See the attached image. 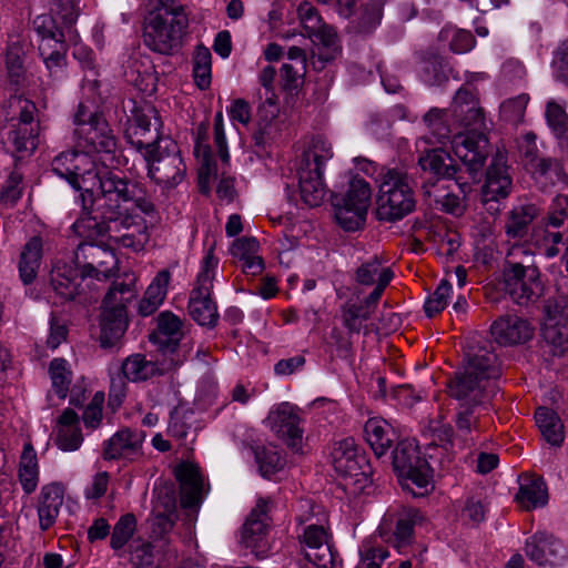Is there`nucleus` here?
Returning a JSON list of instances; mask_svg holds the SVG:
<instances>
[{
  "mask_svg": "<svg viewBox=\"0 0 568 568\" xmlns=\"http://www.w3.org/2000/svg\"><path fill=\"white\" fill-rule=\"evenodd\" d=\"M42 240L38 236L30 239L20 255L19 274L24 284L33 282L41 265Z\"/></svg>",
  "mask_w": 568,
  "mask_h": 568,
  "instance_id": "obj_41",
  "label": "nucleus"
},
{
  "mask_svg": "<svg viewBox=\"0 0 568 568\" xmlns=\"http://www.w3.org/2000/svg\"><path fill=\"white\" fill-rule=\"evenodd\" d=\"M532 242L547 257H554L559 253L562 234L548 226H537L532 232Z\"/></svg>",
  "mask_w": 568,
  "mask_h": 568,
  "instance_id": "obj_52",
  "label": "nucleus"
},
{
  "mask_svg": "<svg viewBox=\"0 0 568 568\" xmlns=\"http://www.w3.org/2000/svg\"><path fill=\"white\" fill-rule=\"evenodd\" d=\"M82 440L79 417L75 412L68 408L59 417L55 443L64 452H74L81 446Z\"/></svg>",
  "mask_w": 568,
  "mask_h": 568,
  "instance_id": "obj_34",
  "label": "nucleus"
},
{
  "mask_svg": "<svg viewBox=\"0 0 568 568\" xmlns=\"http://www.w3.org/2000/svg\"><path fill=\"white\" fill-rule=\"evenodd\" d=\"M513 186L508 168L503 158H495L486 173V181L483 186V199L485 202L498 201L510 194Z\"/></svg>",
  "mask_w": 568,
  "mask_h": 568,
  "instance_id": "obj_28",
  "label": "nucleus"
},
{
  "mask_svg": "<svg viewBox=\"0 0 568 568\" xmlns=\"http://www.w3.org/2000/svg\"><path fill=\"white\" fill-rule=\"evenodd\" d=\"M454 116L465 128L466 133L483 132L486 129L483 110L467 89H459L454 99Z\"/></svg>",
  "mask_w": 568,
  "mask_h": 568,
  "instance_id": "obj_25",
  "label": "nucleus"
},
{
  "mask_svg": "<svg viewBox=\"0 0 568 568\" xmlns=\"http://www.w3.org/2000/svg\"><path fill=\"white\" fill-rule=\"evenodd\" d=\"M181 329V320L170 312H163L158 317V332L154 337L165 345L164 352H175V349L181 352L185 347L176 344L182 335Z\"/></svg>",
  "mask_w": 568,
  "mask_h": 568,
  "instance_id": "obj_42",
  "label": "nucleus"
},
{
  "mask_svg": "<svg viewBox=\"0 0 568 568\" xmlns=\"http://www.w3.org/2000/svg\"><path fill=\"white\" fill-rule=\"evenodd\" d=\"M439 37L449 41L450 50L458 54L469 52L476 44V40L469 31L454 27L444 28Z\"/></svg>",
  "mask_w": 568,
  "mask_h": 568,
  "instance_id": "obj_53",
  "label": "nucleus"
},
{
  "mask_svg": "<svg viewBox=\"0 0 568 568\" xmlns=\"http://www.w3.org/2000/svg\"><path fill=\"white\" fill-rule=\"evenodd\" d=\"M272 508L270 498H260L243 527L242 541L258 559L265 558L270 550L266 532Z\"/></svg>",
  "mask_w": 568,
  "mask_h": 568,
  "instance_id": "obj_16",
  "label": "nucleus"
},
{
  "mask_svg": "<svg viewBox=\"0 0 568 568\" xmlns=\"http://www.w3.org/2000/svg\"><path fill=\"white\" fill-rule=\"evenodd\" d=\"M150 113H154L153 110ZM158 119L154 114H136L134 120L129 124L125 130V136L128 141L142 152L143 156L148 155L155 149V144L159 146L162 144L159 140L158 133Z\"/></svg>",
  "mask_w": 568,
  "mask_h": 568,
  "instance_id": "obj_23",
  "label": "nucleus"
},
{
  "mask_svg": "<svg viewBox=\"0 0 568 568\" xmlns=\"http://www.w3.org/2000/svg\"><path fill=\"white\" fill-rule=\"evenodd\" d=\"M136 277L133 273H125L122 281L113 282L109 288L102 304V310L126 311V304L136 295Z\"/></svg>",
  "mask_w": 568,
  "mask_h": 568,
  "instance_id": "obj_39",
  "label": "nucleus"
},
{
  "mask_svg": "<svg viewBox=\"0 0 568 568\" xmlns=\"http://www.w3.org/2000/svg\"><path fill=\"white\" fill-rule=\"evenodd\" d=\"M483 404L460 403L455 416L456 438L463 444L473 443L484 427Z\"/></svg>",
  "mask_w": 568,
  "mask_h": 568,
  "instance_id": "obj_27",
  "label": "nucleus"
},
{
  "mask_svg": "<svg viewBox=\"0 0 568 568\" xmlns=\"http://www.w3.org/2000/svg\"><path fill=\"white\" fill-rule=\"evenodd\" d=\"M187 27L184 9L166 1L151 16L144 29V42L153 51L170 54L176 50Z\"/></svg>",
  "mask_w": 568,
  "mask_h": 568,
  "instance_id": "obj_5",
  "label": "nucleus"
},
{
  "mask_svg": "<svg viewBox=\"0 0 568 568\" xmlns=\"http://www.w3.org/2000/svg\"><path fill=\"white\" fill-rule=\"evenodd\" d=\"M265 426L277 437L286 442L294 450L301 452L303 429L301 409L288 402H282L274 405L264 420Z\"/></svg>",
  "mask_w": 568,
  "mask_h": 568,
  "instance_id": "obj_13",
  "label": "nucleus"
},
{
  "mask_svg": "<svg viewBox=\"0 0 568 568\" xmlns=\"http://www.w3.org/2000/svg\"><path fill=\"white\" fill-rule=\"evenodd\" d=\"M323 173L308 170L305 166H297L301 199L311 207L318 206L324 201L326 189Z\"/></svg>",
  "mask_w": 568,
  "mask_h": 568,
  "instance_id": "obj_33",
  "label": "nucleus"
},
{
  "mask_svg": "<svg viewBox=\"0 0 568 568\" xmlns=\"http://www.w3.org/2000/svg\"><path fill=\"white\" fill-rule=\"evenodd\" d=\"M452 149L476 180L488 155V139L484 132L457 133L452 140Z\"/></svg>",
  "mask_w": 568,
  "mask_h": 568,
  "instance_id": "obj_17",
  "label": "nucleus"
},
{
  "mask_svg": "<svg viewBox=\"0 0 568 568\" xmlns=\"http://www.w3.org/2000/svg\"><path fill=\"white\" fill-rule=\"evenodd\" d=\"M332 144L323 136L313 138L303 152L297 166L324 172L325 164L333 158Z\"/></svg>",
  "mask_w": 568,
  "mask_h": 568,
  "instance_id": "obj_40",
  "label": "nucleus"
},
{
  "mask_svg": "<svg viewBox=\"0 0 568 568\" xmlns=\"http://www.w3.org/2000/svg\"><path fill=\"white\" fill-rule=\"evenodd\" d=\"M499 374L496 354L479 349L449 382V394L460 403L483 404L495 392L494 381Z\"/></svg>",
  "mask_w": 568,
  "mask_h": 568,
  "instance_id": "obj_2",
  "label": "nucleus"
},
{
  "mask_svg": "<svg viewBox=\"0 0 568 568\" xmlns=\"http://www.w3.org/2000/svg\"><path fill=\"white\" fill-rule=\"evenodd\" d=\"M452 294V285L448 281L443 280L435 292L425 302V312L428 316L440 313L448 304Z\"/></svg>",
  "mask_w": 568,
  "mask_h": 568,
  "instance_id": "obj_59",
  "label": "nucleus"
},
{
  "mask_svg": "<svg viewBox=\"0 0 568 568\" xmlns=\"http://www.w3.org/2000/svg\"><path fill=\"white\" fill-rule=\"evenodd\" d=\"M375 304H366L364 301V305H347L342 311L343 324L349 332L358 333L363 326L364 322H366L371 317V306Z\"/></svg>",
  "mask_w": 568,
  "mask_h": 568,
  "instance_id": "obj_56",
  "label": "nucleus"
},
{
  "mask_svg": "<svg viewBox=\"0 0 568 568\" xmlns=\"http://www.w3.org/2000/svg\"><path fill=\"white\" fill-rule=\"evenodd\" d=\"M516 501L526 510L545 506L548 501V493L542 478L532 475L520 476Z\"/></svg>",
  "mask_w": 568,
  "mask_h": 568,
  "instance_id": "obj_30",
  "label": "nucleus"
},
{
  "mask_svg": "<svg viewBox=\"0 0 568 568\" xmlns=\"http://www.w3.org/2000/svg\"><path fill=\"white\" fill-rule=\"evenodd\" d=\"M297 14L308 37H317L328 51L327 53H320V59L323 61H329L333 59L338 51L336 33L334 30L322 23V19L316 9L308 2L300 3Z\"/></svg>",
  "mask_w": 568,
  "mask_h": 568,
  "instance_id": "obj_21",
  "label": "nucleus"
},
{
  "mask_svg": "<svg viewBox=\"0 0 568 568\" xmlns=\"http://www.w3.org/2000/svg\"><path fill=\"white\" fill-rule=\"evenodd\" d=\"M491 335L498 344L515 345L525 343L532 336L530 324L518 316H503L491 325Z\"/></svg>",
  "mask_w": 568,
  "mask_h": 568,
  "instance_id": "obj_26",
  "label": "nucleus"
},
{
  "mask_svg": "<svg viewBox=\"0 0 568 568\" xmlns=\"http://www.w3.org/2000/svg\"><path fill=\"white\" fill-rule=\"evenodd\" d=\"M109 168L112 166L97 164L92 174L85 176L81 184L84 204L90 202L91 205H95L104 220L112 219V215L130 214L135 210L151 214L154 205L143 187Z\"/></svg>",
  "mask_w": 568,
  "mask_h": 568,
  "instance_id": "obj_1",
  "label": "nucleus"
},
{
  "mask_svg": "<svg viewBox=\"0 0 568 568\" xmlns=\"http://www.w3.org/2000/svg\"><path fill=\"white\" fill-rule=\"evenodd\" d=\"M528 101L526 94L504 101L500 105V116L507 122L519 123L524 119Z\"/></svg>",
  "mask_w": 568,
  "mask_h": 568,
  "instance_id": "obj_60",
  "label": "nucleus"
},
{
  "mask_svg": "<svg viewBox=\"0 0 568 568\" xmlns=\"http://www.w3.org/2000/svg\"><path fill=\"white\" fill-rule=\"evenodd\" d=\"M81 0H50V9L60 20L61 24L68 29L69 40L77 38L75 32L71 27L75 23L80 12Z\"/></svg>",
  "mask_w": 568,
  "mask_h": 568,
  "instance_id": "obj_48",
  "label": "nucleus"
},
{
  "mask_svg": "<svg viewBox=\"0 0 568 568\" xmlns=\"http://www.w3.org/2000/svg\"><path fill=\"white\" fill-rule=\"evenodd\" d=\"M527 557L539 566L557 567L568 558L567 546L558 538L546 532H537L527 542Z\"/></svg>",
  "mask_w": 568,
  "mask_h": 568,
  "instance_id": "obj_20",
  "label": "nucleus"
},
{
  "mask_svg": "<svg viewBox=\"0 0 568 568\" xmlns=\"http://www.w3.org/2000/svg\"><path fill=\"white\" fill-rule=\"evenodd\" d=\"M212 54L204 45H197L193 55V78L199 89L205 90L211 84Z\"/></svg>",
  "mask_w": 568,
  "mask_h": 568,
  "instance_id": "obj_49",
  "label": "nucleus"
},
{
  "mask_svg": "<svg viewBox=\"0 0 568 568\" xmlns=\"http://www.w3.org/2000/svg\"><path fill=\"white\" fill-rule=\"evenodd\" d=\"M364 434L367 444L377 457L384 456L394 443V429L383 418H369L364 426Z\"/></svg>",
  "mask_w": 568,
  "mask_h": 568,
  "instance_id": "obj_35",
  "label": "nucleus"
},
{
  "mask_svg": "<svg viewBox=\"0 0 568 568\" xmlns=\"http://www.w3.org/2000/svg\"><path fill=\"white\" fill-rule=\"evenodd\" d=\"M100 342L103 347L113 346L124 334L128 326L126 311L102 310L100 316Z\"/></svg>",
  "mask_w": 568,
  "mask_h": 568,
  "instance_id": "obj_37",
  "label": "nucleus"
},
{
  "mask_svg": "<svg viewBox=\"0 0 568 568\" xmlns=\"http://www.w3.org/2000/svg\"><path fill=\"white\" fill-rule=\"evenodd\" d=\"M393 465L399 477L409 480L418 488H427L432 480V470L427 460L420 457L414 440L405 439L397 444Z\"/></svg>",
  "mask_w": 568,
  "mask_h": 568,
  "instance_id": "obj_12",
  "label": "nucleus"
},
{
  "mask_svg": "<svg viewBox=\"0 0 568 568\" xmlns=\"http://www.w3.org/2000/svg\"><path fill=\"white\" fill-rule=\"evenodd\" d=\"M392 270L383 265L377 256L369 257L363 262L355 272V281L359 285L371 286L375 284L373 292L365 298L366 304H376L386 286L392 281Z\"/></svg>",
  "mask_w": 568,
  "mask_h": 568,
  "instance_id": "obj_22",
  "label": "nucleus"
},
{
  "mask_svg": "<svg viewBox=\"0 0 568 568\" xmlns=\"http://www.w3.org/2000/svg\"><path fill=\"white\" fill-rule=\"evenodd\" d=\"M19 479L26 493H32L39 481V467L37 454L30 444H26L19 467Z\"/></svg>",
  "mask_w": 568,
  "mask_h": 568,
  "instance_id": "obj_45",
  "label": "nucleus"
},
{
  "mask_svg": "<svg viewBox=\"0 0 568 568\" xmlns=\"http://www.w3.org/2000/svg\"><path fill=\"white\" fill-rule=\"evenodd\" d=\"M535 174L545 176L551 184L565 182L566 175L560 164L552 159L539 158L534 162Z\"/></svg>",
  "mask_w": 568,
  "mask_h": 568,
  "instance_id": "obj_63",
  "label": "nucleus"
},
{
  "mask_svg": "<svg viewBox=\"0 0 568 568\" xmlns=\"http://www.w3.org/2000/svg\"><path fill=\"white\" fill-rule=\"evenodd\" d=\"M422 79L429 85L442 84L447 79L446 64L439 57L424 61L422 67Z\"/></svg>",
  "mask_w": 568,
  "mask_h": 568,
  "instance_id": "obj_62",
  "label": "nucleus"
},
{
  "mask_svg": "<svg viewBox=\"0 0 568 568\" xmlns=\"http://www.w3.org/2000/svg\"><path fill=\"white\" fill-rule=\"evenodd\" d=\"M176 477L181 484V504L192 508L201 503L203 496V477L197 466L183 464L176 469Z\"/></svg>",
  "mask_w": 568,
  "mask_h": 568,
  "instance_id": "obj_29",
  "label": "nucleus"
},
{
  "mask_svg": "<svg viewBox=\"0 0 568 568\" xmlns=\"http://www.w3.org/2000/svg\"><path fill=\"white\" fill-rule=\"evenodd\" d=\"M135 526L136 520L133 515L128 514L122 516L114 526L111 537V547L113 549L122 548L133 536Z\"/></svg>",
  "mask_w": 568,
  "mask_h": 568,
  "instance_id": "obj_61",
  "label": "nucleus"
},
{
  "mask_svg": "<svg viewBox=\"0 0 568 568\" xmlns=\"http://www.w3.org/2000/svg\"><path fill=\"white\" fill-rule=\"evenodd\" d=\"M505 290L518 305L536 302L544 292L537 267L510 263L504 271Z\"/></svg>",
  "mask_w": 568,
  "mask_h": 568,
  "instance_id": "obj_11",
  "label": "nucleus"
},
{
  "mask_svg": "<svg viewBox=\"0 0 568 568\" xmlns=\"http://www.w3.org/2000/svg\"><path fill=\"white\" fill-rule=\"evenodd\" d=\"M108 240L111 243L140 251L149 240L144 219L132 212L112 215L106 223Z\"/></svg>",
  "mask_w": 568,
  "mask_h": 568,
  "instance_id": "obj_15",
  "label": "nucleus"
},
{
  "mask_svg": "<svg viewBox=\"0 0 568 568\" xmlns=\"http://www.w3.org/2000/svg\"><path fill=\"white\" fill-rule=\"evenodd\" d=\"M122 372L129 381L140 382L154 376L159 368L153 362L146 361L143 355L135 354L123 362Z\"/></svg>",
  "mask_w": 568,
  "mask_h": 568,
  "instance_id": "obj_47",
  "label": "nucleus"
},
{
  "mask_svg": "<svg viewBox=\"0 0 568 568\" xmlns=\"http://www.w3.org/2000/svg\"><path fill=\"white\" fill-rule=\"evenodd\" d=\"M542 336L547 343L556 347H564L568 342V322L562 318L557 322L552 317L544 320Z\"/></svg>",
  "mask_w": 568,
  "mask_h": 568,
  "instance_id": "obj_58",
  "label": "nucleus"
},
{
  "mask_svg": "<svg viewBox=\"0 0 568 568\" xmlns=\"http://www.w3.org/2000/svg\"><path fill=\"white\" fill-rule=\"evenodd\" d=\"M171 274L168 270L160 271L148 286L143 298L139 303V313L142 316L153 314L164 302Z\"/></svg>",
  "mask_w": 568,
  "mask_h": 568,
  "instance_id": "obj_38",
  "label": "nucleus"
},
{
  "mask_svg": "<svg viewBox=\"0 0 568 568\" xmlns=\"http://www.w3.org/2000/svg\"><path fill=\"white\" fill-rule=\"evenodd\" d=\"M535 419L542 437L548 444L560 446L564 443V425L555 410L539 407L535 413Z\"/></svg>",
  "mask_w": 568,
  "mask_h": 568,
  "instance_id": "obj_43",
  "label": "nucleus"
},
{
  "mask_svg": "<svg viewBox=\"0 0 568 568\" xmlns=\"http://www.w3.org/2000/svg\"><path fill=\"white\" fill-rule=\"evenodd\" d=\"M143 442V432L121 429L104 444L103 458L135 460L142 456Z\"/></svg>",
  "mask_w": 568,
  "mask_h": 568,
  "instance_id": "obj_24",
  "label": "nucleus"
},
{
  "mask_svg": "<svg viewBox=\"0 0 568 568\" xmlns=\"http://www.w3.org/2000/svg\"><path fill=\"white\" fill-rule=\"evenodd\" d=\"M258 250V242L254 237L246 236L235 240L230 248L232 256L242 263V271L252 276L258 275L264 270Z\"/></svg>",
  "mask_w": 568,
  "mask_h": 568,
  "instance_id": "obj_31",
  "label": "nucleus"
},
{
  "mask_svg": "<svg viewBox=\"0 0 568 568\" xmlns=\"http://www.w3.org/2000/svg\"><path fill=\"white\" fill-rule=\"evenodd\" d=\"M446 115L444 110H429L424 116L429 134L422 136L416 142V149L420 153L418 165L424 172H429L438 179H450L456 174V168L453 165L449 154L440 146H435L449 141L450 130L445 120Z\"/></svg>",
  "mask_w": 568,
  "mask_h": 568,
  "instance_id": "obj_3",
  "label": "nucleus"
},
{
  "mask_svg": "<svg viewBox=\"0 0 568 568\" xmlns=\"http://www.w3.org/2000/svg\"><path fill=\"white\" fill-rule=\"evenodd\" d=\"M416 206L415 194L407 174L396 169L383 175L377 195V216L383 221H398Z\"/></svg>",
  "mask_w": 568,
  "mask_h": 568,
  "instance_id": "obj_6",
  "label": "nucleus"
},
{
  "mask_svg": "<svg viewBox=\"0 0 568 568\" xmlns=\"http://www.w3.org/2000/svg\"><path fill=\"white\" fill-rule=\"evenodd\" d=\"M419 518V513L414 510L409 513L408 517L402 518L397 521L393 545L398 552L403 554L405 551V548L408 546L413 535V526Z\"/></svg>",
  "mask_w": 568,
  "mask_h": 568,
  "instance_id": "obj_57",
  "label": "nucleus"
},
{
  "mask_svg": "<svg viewBox=\"0 0 568 568\" xmlns=\"http://www.w3.org/2000/svg\"><path fill=\"white\" fill-rule=\"evenodd\" d=\"M372 189L367 181L354 176L345 193L333 196L334 216L337 224L347 232L365 225L371 206Z\"/></svg>",
  "mask_w": 568,
  "mask_h": 568,
  "instance_id": "obj_8",
  "label": "nucleus"
},
{
  "mask_svg": "<svg viewBox=\"0 0 568 568\" xmlns=\"http://www.w3.org/2000/svg\"><path fill=\"white\" fill-rule=\"evenodd\" d=\"M537 214L538 209L534 204H526L513 209L506 224L507 234L510 237H521Z\"/></svg>",
  "mask_w": 568,
  "mask_h": 568,
  "instance_id": "obj_46",
  "label": "nucleus"
},
{
  "mask_svg": "<svg viewBox=\"0 0 568 568\" xmlns=\"http://www.w3.org/2000/svg\"><path fill=\"white\" fill-rule=\"evenodd\" d=\"M332 464L335 471L339 476L349 479L351 484H363L361 488H364L369 480L366 458L352 437L335 443L332 450ZM346 485H349V483Z\"/></svg>",
  "mask_w": 568,
  "mask_h": 568,
  "instance_id": "obj_14",
  "label": "nucleus"
},
{
  "mask_svg": "<svg viewBox=\"0 0 568 568\" xmlns=\"http://www.w3.org/2000/svg\"><path fill=\"white\" fill-rule=\"evenodd\" d=\"M162 144L148 155H144L148 162L149 176L165 187H173L182 182L185 173V164L179 154L176 144L169 140L162 139Z\"/></svg>",
  "mask_w": 568,
  "mask_h": 568,
  "instance_id": "obj_10",
  "label": "nucleus"
},
{
  "mask_svg": "<svg viewBox=\"0 0 568 568\" xmlns=\"http://www.w3.org/2000/svg\"><path fill=\"white\" fill-rule=\"evenodd\" d=\"M84 277H91L85 274V266L83 267L82 273L70 265H57L51 274V284L53 290L61 297L67 300L74 298L80 292V282Z\"/></svg>",
  "mask_w": 568,
  "mask_h": 568,
  "instance_id": "obj_36",
  "label": "nucleus"
},
{
  "mask_svg": "<svg viewBox=\"0 0 568 568\" xmlns=\"http://www.w3.org/2000/svg\"><path fill=\"white\" fill-rule=\"evenodd\" d=\"M33 29L40 38L39 44L54 45L69 39L68 29L58 26L51 14H40L33 20Z\"/></svg>",
  "mask_w": 568,
  "mask_h": 568,
  "instance_id": "obj_44",
  "label": "nucleus"
},
{
  "mask_svg": "<svg viewBox=\"0 0 568 568\" xmlns=\"http://www.w3.org/2000/svg\"><path fill=\"white\" fill-rule=\"evenodd\" d=\"M217 266L219 258L214 255L213 247H211L201 261L200 272L189 301L190 315L202 326L212 327L219 318L216 305L211 297Z\"/></svg>",
  "mask_w": 568,
  "mask_h": 568,
  "instance_id": "obj_9",
  "label": "nucleus"
},
{
  "mask_svg": "<svg viewBox=\"0 0 568 568\" xmlns=\"http://www.w3.org/2000/svg\"><path fill=\"white\" fill-rule=\"evenodd\" d=\"M74 123L78 146L84 149L82 152L88 154L97 152L99 154L97 162L100 161L104 165L122 164L115 136L100 113L81 103L74 115Z\"/></svg>",
  "mask_w": 568,
  "mask_h": 568,
  "instance_id": "obj_4",
  "label": "nucleus"
},
{
  "mask_svg": "<svg viewBox=\"0 0 568 568\" xmlns=\"http://www.w3.org/2000/svg\"><path fill=\"white\" fill-rule=\"evenodd\" d=\"M49 373L54 393L59 398H65L72 381L69 363L63 358H54L50 363Z\"/></svg>",
  "mask_w": 568,
  "mask_h": 568,
  "instance_id": "obj_50",
  "label": "nucleus"
},
{
  "mask_svg": "<svg viewBox=\"0 0 568 568\" xmlns=\"http://www.w3.org/2000/svg\"><path fill=\"white\" fill-rule=\"evenodd\" d=\"M97 158L87 152L67 151L57 155L52 161V171L65 179L73 189L81 191L85 176L97 169Z\"/></svg>",
  "mask_w": 568,
  "mask_h": 568,
  "instance_id": "obj_19",
  "label": "nucleus"
},
{
  "mask_svg": "<svg viewBox=\"0 0 568 568\" xmlns=\"http://www.w3.org/2000/svg\"><path fill=\"white\" fill-rule=\"evenodd\" d=\"M487 508L484 505L483 500L477 497H468L464 506L460 509V518L462 520L470 524V525H478L479 523L484 521L486 516Z\"/></svg>",
  "mask_w": 568,
  "mask_h": 568,
  "instance_id": "obj_64",
  "label": "nucleus"
},
{
  "mask_svg": "<svg viewBox=\"0 0 568 568\" xmlns=\"http://www.w3.org/2000/svg\"><path fill=\"white\" fill-rule=\"evenodd\" d=\"M154 510L156 514L152 523V532L158 537H163L173 528L175 500L169 497L168 501L164 504L163 511L160 510V500H158Z\"/></svg>",
  "mask_w": 568,
  "mask_h": 568,
  "instance_id": "obj_55",
  "label": "nucleus"
},
{
  "mask_svg": "<svg viewBox=\"0 0 568 568\" xmlns=\"http://www.w3.org/2000/svg\"><path fill=\"white\" fill-rule=\"evenodd\" d=\"M62 504L63 489L60 485L50 484L42 487L38 506L39 524L42 530H47L54 524Z\"/></svg>",
  "mask_w": 568,
  "mask_h": 568,
  "instance_id": "obj_32",
  "label": "nucleus"
},
{
  "mask_svg": "<svg viewBox=\"0 0 568 568\" xmlns=\"http://www.w3.org/2000/svg\"><path fill=\"white\" fill-rule=\"evenodd\" d=\"M65 42L54 45L39 44V51L50 75H59L65 64Z\"/></svg>",
  "mask_w": 568,
  "mask_h": 568,
  "instance_id": "obj_54",
  "label": "nucleus"
},
{
  "mask_svg": "<svg viewBox=\"0 0 568 568\" xmlns=\"http://www.w3.org/2000/svg\"><path fill=\"white\" fill-rule=\"evenodd\" d=\"M310 524L303 532L304 556L316 568H338V561L328 542V534L323 523Z\"/></svg>",
  "mask_w": 568,
  "mask_h": 568,
  "instance_id": "obj_18",
  "label": "nucleus"
},
{
  "mask_svg": "<svg viewBox=\"0 0 568 568\" xmlns=\"http://www.w3.org/2000/svg\"><path fill=\"white\" fill-rule=\"evenodd\" d=\"M106 223H100L98 220L89 214H84L79 217L73 224V232L84 240L80 243L77 251V256L80 252H89V256L97 258L103 256L102 260L97 263H88L85 265V274L90 276H97V280H106L113 274V270L116 265V257L113 252L103 250L98 241L102 237H108Z\"/></svg>",
  "mask_w": 568,
  "mask_h": 568,
  "instance_id": "obj_7",
  "label": "nucleus"
},
{
  "mask_svg": "<svg viewBox=\"0 0 568 568\" xmlns=\"http://www.w3.org/2000/svg\"><path fill=\"white\" fill-rule=\"evenodd\" d=\"M546 121L557 138L568 140V115L566 105L557 100H549L545 111Z\"/></svg>",
  "mask_w": 568,
  "mask_h": 568,
  "instance_id": "obj_51",
  "label": "nucleus"
}]
</instances>
